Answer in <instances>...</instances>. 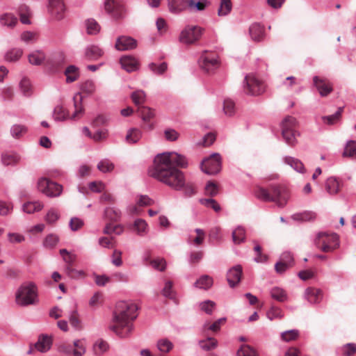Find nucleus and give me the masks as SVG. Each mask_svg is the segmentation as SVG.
<instances>
[{"instance_id":"nucleus-1","label":"nucleus","mask_w":356,"mask_h":356,"mask_svg":"<svg viewBox=\"0 0 356 356\" xmlns=\"http://www.w3.org/2000/svg\"><path fill=\"white\" fill-rule=\"evenodd\" d=\"M147 174L149 177L177 190L178 187V153L166 152L156 154L152 165L148 169Z\"/></svg>"},{"instance_id":"nucleus-2","label":"nucleus","mask_w":356,"mask_h":356,"mask_svg":"<svg viewBox=\"0 0 356 356\" xmlns=\"http://www.w3.org/2000/svg\"><path fill=\"white\" fill-rule=\"evenodd\" d=\"M137 305L131 302L120 301L113 313L108 328L121 338L128 337L134 330V321L137 318Z\"/></svg>"},{"instance_id":"nucleus-3","label":"nucleus","mask_w":356,"mask_h":356,"mask_svg":"<svg viewBox=\"0 0 356 356\" xmlns=\"http://www.w3.org/2000/svg\"><path fill=\"white\" fill-rule=\"evenodd\" d=\"M254 193L258 199L275 202L280 207L285 206L290 197L289 189L284 186H270L268 188L257 186Z\"/></svg>"},{"instance_id":"nucleus-4","label":"nucleus","mask_w":356,"mask_h":356,"mask_svg":"<svg viewBox=\"0 0 356 356\" xmlns=\"http://www.w3.org/2000/svg\"><path fill=\"white\" fill-rule=\"evenodd\" d=\"M16 302L21 306L36 304L38 300L35 284L29 282L22 285L16 293Z\"/></svg>"},{"instance_id":"nucleus-5","label":"nucleus","mask_w":356,"mask_h":356,"mask_svg":"<svg viewBox=\"0 0 356 356\" xmlns=\"http://www.w3.org/2000/svg\"><path fill=\"white\" fill-rule=\"evenodd\" d=\"M82 96L81 93H76L74 97V106L75 111L72 116H69V113L62 106H57L54 111V116L55 120L63 121L67 118L76 120L79 119L83 114L84 110L82 106Z\"/></svg>"},{"instance_id":"nucleus-6","label":"nucleus","mask_w":356,"mask_h":356,"mask_svg":"<svg viewBox=\"0 0 356 356\" xmlns=\"http://www.w3.org/2000/svg\"><path fill=\"white\" fill-rule=\"evenodd\" d=\"M198 63L200 68L207 73L214 72L220 65L218 54L209 51H202Z\"/></svg>"},{"instance_id":"nucleus-7","label":"nucleus","mask_w":356,"mask_h":356,"mask_svg":"<svg viewBox=\"0 0 356 356\" xmlns=\"http://www.w3.org/2000/svg\"><path fill=\"white\" fill-rule=\"evenodd\" d=\"M316 245L325 252L333 251L339 246V238L336 234L319 233L315 240Z\"/></svg>"},{"instance_id":"nucleus-8","label":"nucleus","mask_w":356,"mask_h":356,"mask_svg":"<svg viewBox=\"0 0 356 356\" xmlns=\"http://www.w3.org/2000/svg\"><path fill=\"white\" fill-rule=\"evenodd\" d=\"M37 186L41 193L50 197H58L63 191L60 184L45 177L39 179Z\"/></svg>"},{"instance_id":"nucleus-9","label":"nucleus","mask_w":356,"mask_h":356,"mask_svg":"<svg viewBox=\"0 0 356 356\" xmlns=\"http://www.w3.org/2000/svg\"><path fill=\"white\" fill-rule=\"evenodd\" d=\"M266 85L254 76L248 74L244 80V90L248 95H259L264 92Z\"/></svg>"},{"instance_id":"nucleus-10","label":"nucleus","mask_w":356,"mask_h":356,"mask_svg":"<svg viewBox=\"0 0 356 356\" xmlns=\"http://www.w3.org/2000/svg\"><path fill=\"white\" fill-rule=\"evenodd\" d=\"M201 170L208 175H216L221 169V158L219 154L214 153L204 159L200 165Z\"/></svg>"},{"instance_id":"nucleus-11","label":"nucleus","mask_w":356,"mask_h":356,"mask_svg":"<svg viewBox=\"0 0 356 356\" xmlns=\"http://www.w3.org/2000/svg\"><path fill=\"white\" fill-rule=\"evenodd\" d=\"M204 32V29L200 26H188L181 33L179 40L187 44H192L198 41Z\"/></svg>"},{"instance_id":"nucleus-12","label":"nucleus","mask_w":356,"mask_h":356,"mask_svg":"<svg viewBox=\"0 0 356 356\" xmlns=\"http://www.w3.org/2000/svg\"><path fill=\"white\" fill-rule=\"evenodd\" d=\"M65 5L63 0H49L48 11L55 20L64 18Z\"/></svg>"},{"instance_id":"nucleus-13","label":"nucleus","mask_w":356,"mask_h":356,"mask_svg":"<svg viewBox=\"0 0 356 356\" xmlns=\"http://www.w3.org/2000/svg\"><path fill=\"white\" fill-rule=\"evenodd\" d=\"M210 2L208 0H181L179 6H182L184 9H188L191 11H203L209 6Z\"/></svg>"},{"instance_id":"nucleus-14","label":"nucleus","mask_w":356,"mask_h":356,"mask_svg":"<svg viewBox=\"0 0 356 356\" xmlns=\"http://www.w3.org/2000/svg\"><path fill=\"white\" fill-rule=\"evenodd\" d=\"M314 84L322 97H326L333 90L332 83L325 78L314 76Z\"/></svg>"},{"instance_id":"nucleus-15","label":"nucleus","mask_w":356,"mask_h":356,"mask_svg":"<svg viewBox=\"0 0 356 356\" xmlns=\"http://www.w3.org/2000/svg\"><path fill=\"white\" fill-rule=\"evenodd\" d=\"M115 49L118 51L132 50L137 47V41L130 36L122 35L117 38Z\"/></svg>"},{"instance_id":"nucleus-16","label":"nucleus","mask_w":356,"mask_h":356,"mask_svg":"<svg viewBox=\"0 0 356 356\" xmlns=\"http://www.w3.org/2000/svg\"><path fill=\"white\" fill-rule=\"evenodd\" d=\"M242 274L243 270L241 265H236L229 269L227 274V280L231 287H234L239 283Z\"/></svg>"},{"instance_id":"nucleus-17","label":"nucleus","mask_w":356,"mask_h":356,"mask_svg":"<svg viewBox=\"0 0 356 356\" xmlns=\"http://www.w3.org/2000/svg\"><path fill=\"white\" fill-rule=\"evenodd\" d=\"M293 261L292 255L289 252H284L282 255L281 260L275 266L276 272L278 273H284L292 266Z\"/></svg>"},{"instance_id":"nucleus-18","label":"nucleus","mask_w":356,"mask_h":356,"mask_svg":"<svg viewBox=\"0 0 356 356\" xmlns=\"http://www.w3.org/2000/svg\"><path fill=\"white\" fill-rule=\"evenodd\" d=\"M122 67L128 72H134L138 70L139 63L138 60L131 56H124L120 58Z\"/></svg>"},{"instance_id":"nucleus-19","label":"nucleus","mask_w":356,"mask_h":356,"mask_svg":"<svg viewBox=\"0 0 356 356\" xmlns=\"http://www.w3.org/2000/svg\"><path fill=\"white\" fill-rule=\"evenodd\" d=\"M181 188L187 197H191L196 193L195 186L191 182H186L184 174L179 171V189Z\"/></svg>"},{"instance_id":"nucleus-20","label":"nucleus","mask_w":356,"mask_h":356,"mask_svg":"<svg viewBox=\"0 0 356 356\" xmlns=\"http://www.w3.org/2000/svg\"><path fill=\"white\" fill-rule=\"evenodd\" d=\"M51 343L52 340L50 337L48 335H42L35 344V347L38 351L43 353L50 349Z\"/></svg>"},{"instance_id":"nucleus-21","label":"nucleus","mask_w":356,"mask_h":356,"mask_svg":"<svg viewBox=\"0 0 356 356\" xmlns=\"http://www.w3.org/2000/svg\"><path fill=\"white\" fill-rule=\"evenodd\" d=\"M305 296L311 303L319 302L322 298L321 291L318 289L309 287L305 291Z\"/></svg>"},{"instance_id":"nucleus-22","label":"nucleus","mask_w":356,"mask_h":356,"mask_svg":"<svg viewBox=\"0 0 356 356\" xmlns=\"http://www.w3.org/2000/svg\"><path fill=\"white\" fill-rule=\"evenodd\" d=\"M104 52L97 46L92 45L86 48L85 56L88 60H95L102 56Z\"/></svg>"},{"instance_id":"nucleus-23","label":"nucleus","mask_w":356,"mask_h":356,"mask_svg":"<svg viewBox=\"0 0 356 356\" xmlns=\"http://www.w3.org/2000/svg\"><path fill=\"white\" fill-rule=\"evenodd\" d=\"M341 188L340 182L334 177H330L326 180L325 189L330 195L339 193Z\"/></svg>"},{"instance_id":"nucleus-24","label":"nucleus","mask_w":356,"mask_h":356,"mask_svg":"<svg viewBox=\"0 0 356 356\" xmlns=\"http://www.w3.org/2000/svg\"><path fill=\"white\" fill-rule=\"evenodd\" d=\"M45 54L40 50L34 51L28 56L29 62L34 65H41L45 60Z\"/></svg>"},{"instance_id":"nucleus-25","label":"nucleus","mask_w":356,"mask_h":356,"mask_svg":"<svg viewBox=\"0 0 356 356\" xmlns=\"http://www.w3.org/2000/svg\"><path fill=\"white\" fill-rule=\"evenodd\" d=\"M250 34L254 41H260L264 35V27L259 24H254L250 28Z\"/></svg>"},{"instance_id":"nucleus-26","label":"nucleus","mask_w":356,"mask_h":356,"mask_svg":"<svg viewBox=\"0 0 356 356\" xmlns=\"http://www.w3.org/2000/svg\"><path fill=\"white\" fill-rule=\"evenodd\" d=\"M22 55V49L13 48L6 53L4 59L8 62H17L20 59Z\"/></svg>"},{"instance_id":"nucleus-27","label":"nucleus","mask_w":356,"mask_h":356,"mask_svg":"<svg viewBox=\"0 0 356 356\" xmlns=\"http://www.w3.org/2000/svg\"><path fill=\"white\" fill-rule=\"evenodd\" d=\"M67 83H72L77 80L79 76L78 67L74 65L68 66L65 70Z\"/></svg>"},{"instance_id":"nucleus-28","label":"nucleus","mask_w":356,"mask_h":356,"mask_svg":"<svg viewBox=\"0 0 356 356\" xmlns=\"http://www.w3.org/2000/svg\"><path fill=\"white\" fill-rule=\"evenodd\" d=\"M343 156L356 159V141L350 140L347 143L343 152Z\"/></svg>"},{"instance_id":"nucleus-29","label":"nucleus","mask_w":356,"mask_h":356,"mask_svg":"<svg viewBox=\"0 0 356 356\" xmlns=\"http://www.w3.org/2000/svg\"><path fill=\"white\" fill-rule=\"evenodd\" d=\"M196 287L202 289H208L213 284V279L209 275L200 277L195 283Z\"/></svg>"},{"instance_id":"nucleus-30","label":"nucleus","mask_w":356,"mask_h":356,"mask_svg":"<svg viewBox=\"0 0 356 356\" xmlns=\"http://www.w3.org/2000/svg\"><path fill=\"white\" fill-rule=\"evenodd\" d=\"M0 22L3 26L13 27L17 22V19L10 13H5L1 15Z\"/></svg>"},{"instance_id":"nucleus-31","label":"nucleus","mask_w":356,"mask_h":356,"mask_svg":"<svg viewBox=\"0 0 356 356\" xmlns=\"http://www.w3.org/2000/svg\"><path fill=\"white\" fill-rule=\"evenodd\" d=\"M43 208V204L40 202H29L23 205V210L27 213H33L39 211Z\"/></svg>"},{"instance_id":"nucleus-32","label":"nucleus","mask_w":356,"mask_h":356,"mask_svg":"<svg viewBox=\"0 0 356 356\" xmlns=\"http://www.w3.org/2000/svg\"><path fill=\"white\" fill-rule=\"evenodd\" d=\"M284 161L286 164L291 166L297 172H303L305 170L304 165L300 160L297 159L291 156H286L284 159Z\"/></svg>"},{"instance_id":"nucleus-33","label":"nucleus","mask_w":356,"mask_h":356,"mask_svg":"<svg viewBox=\"0 0 356 356\" xmlns=\"http://www.w3.org/2000/svg\"><path fill=\"white\" fill-rule=\"evenodd\" d=\"M141 136V131L138 129L133 128L128 131L126 141L129 143H136L140 139Z\"/></svg>"},{"instance_id":"nucleus-34","label":"nucleus","mask_w":356,"mask_h":356,"mask_svg":"<svg viewBox=\"0 0 356 356\" xmlns=\"http://www.w3.org/2000/svg\"><path fill=\"white\" fill-rule=\"evenodd\" d=\"M300 332L298 330H291L281 334V339L285 342L294 341L298 339Z\"/></svg>"},{"instance_id":"nucleus-35","label":"nucleus","mask_w":356,"mask_h":356,"mask_svg":"<svg viewBox=\"0 0 356 356\" xmlns=\"http://www.w3.org/2000/svg\"><path fill=\"white\" fill-rule=\"evenodd\" d=\"M108 349V344L103 339H98L93 345V351L95 355H101Z\"/></svg>"},{"instance_id":"nucleus-36","label":"nucleus","mask_w":356,"mask_h":356,"mask_svg":"<svg viewBox=\"0 0 356 356\" xmlns=\"http://www.w3.org/2000/svg\"><path fill=\"white\" fill-rule=\"evenodd\" d=\"M270 296L279 302H284L287 299L285 291L279 287H274L271 289Z\"/></svg>"},{"instance_id":"nucleus-37","label":"nucleus","mask_w":356,"mask_h":356,"mask_svg":"<svg viewBox=\"0 0 356 356\" xmlns=\"http://www.w3.org/2000/svg\"><path fill=\"white\" fill-rule=\"evenodd\" d=\"M19 160V156L15 154L3 153L1 155V161L5 165H15Z\"/></svg>"},{"instance_id":"nucleus-38","label":"nucleus","mask_w":356,"mask_h":356,"mask_svg":"<svg viewBox=\"0 0 356 356\" xmlns=\"http://www.w3.org/2000/svg\"><path fill=\"white\" fill-rule=\"evenodd\" d=\"M295 133L296 130H288L286 128L282 131L284 139L286 143L291 146H293L296 143Z\"/></svg>"},{"instance_id":"nucleus-39","label":"nucleus","mask_w":356,"mask_h":356,"mask_svg":"<svg viewBox=\"0 0 356 356\" xmlns=\"http://www.w3.org/2000/svg\"><path fill=\"white\" fill-rule=\"evenodd\" d=\"M134 231L139 235H143L147 232V224L143 219H136L133 226Z\"/></svg>"},{"instance_id":"nucleus-40","label":"nucleus","mask_w":356,"mask_h":356,"mask_svg":"<svg viewBox=\"0 0 356 356\" xmlns=\"http://www.w3.org/2000/svg\"><path fill=\"white\" fill-rule=\"evenodd\" d=\"M226 322L225 318H221L218 320L213 322L212 324H210L209 323H206L204 325V330H211L213 332H217L220 330V327L223 325Z\"/></svg>"},{"instance_id":"nucleus-41","label":"nucleus","mask_w":356,"mask_h":356,"mask_svg":"<svg viewBox=\"0 0 356 356\" xmlns=\"http://www.w3.org/2000/svg\"><path fill=\"white\" fill-rule=\"evenodd\" d=\"M73 344V356H83L86 353V344L83 340H75Z\"/></svg>"},{"instance_id":"nucleus-42","label":"nucleus","mask_w":356,"mask_h":356,"mask_svg":"<svg viewBox=\"0 0 356 356\" xmlns=\"http://www.w3.org/2000/svg\"><path fill=\"white\" fill-rule=\"evenodd\" d=\"M59 238L57 235L50 234L43 241V245L48 249L54 248L58 243Z\"/></svg>"},{"instance_id":"nucleus-43","label":"nucleus","mask_w":356,"mask_h":356,"mask_svg":"<svg viewBox=\"0 0 356 356\" xmlns=\"http://www.w3.org/2000/svg\"><path fill=\"white\" fill-rule=\"evenodd\" d=\"M245 229L238 227L232 232V239L235 244H239L245 240Z\"/></svg>"},{"instance_id":"nucleus-44","label":"nucleus","mask_w":356,"mask_h":356,"mask_svg":"<svg viewBox=\"0 0 356 356\" xmlns=\"http://www.w3.org/2000/svg\"><path fill=\"white\" fill-rule=\"evenodd\" d=\"M143 121L148 122L154 117V111L147 106H141L138 109Z\"/></svg>"},{"instance_id":"nucleus-45","label":"nucleus","mask_w":356,"mask_h":356,"mask_svg":"<svg viewBox=\"0 0 356 356\" xmlns=\"http://www.w3.org/2000/svg\"><path fill=\"white\" fill-rule=\"evenodd\" d=\"M148 67L153 73L158 75H161L167 70L168 65L165 62L159 65L155 63H151L149 64Z\"/></svg>"},{"instance_id":"nucleus-46","label":"nucleus","mask_w":356,"mask_h":356,"mask_svg":"<svg viewBox=\"0 0 356 356\" xmlns=\"http://www.w3.org/2000/svg\"><path fill=\"white\" fill-rule=\"evenodd\" d=\"M232 4L231 0H220L218 15L225 16L232 10Z\"/></svg>"},{"instance_id":"nucleus-47","label":"nucleus","mask_w":356,"mask_h":356,"mask_svg":"<svg viewBox=\"0 0 356 356\" xmlns=\"http://www.w3.org/2000/svg\"><path fill=\"white\" fill-rule=\"evenodd\" d=\"M104 214L108 219L113 221H118L121 216L120 211L113 207L106 208L104 211Z\"/></svg>"},{"instance_id":"nucleus-48","label":"nucleus","mask_w":356,"mask_h":356,"mask_svg":"<svg viewBox=\"0 0 356 356\" xmlns=\"http://www.w3.org/2000/svg\"><path fill=\"white\" fill-rule=\"evenodd\" d=\"M31 15L29 8L26 6H22L19 8L20 21L22 24H29L31 23L29 17Z\"/></svg>"},{"instance_id":"nucleus-49","label":"nucleus","mask_w":356,"mask_h":356,"mask_svg":"<svg viewBox=\"0 0 356 356\" xmlns=\"http://www.w3.org/2000/svg\"><path fill=\"white\" fill-rule=\"evenodd\" d=\"M297 122L292 116L286 117L282 122V131L286 128L288 130H296Z\"/></svg>"},{"instance_id":"nucleus-50","label":"nucleus","mask_w":356,"mask_h":356,"mask_svg":"<svg viewBox=\"0 0 356 356\" xmlns=\"http://www.w3.org/2000/svg\"><path fill=\"white\" fill-rule=\"evenodd\" d=\"M87 33L90 35L97 34L100 30V26L93 19H88L86 22Z\"/></svg>"},{"instance_id":"nucleus-51","label":"nucleus","mask_w":356,"mask_h":356,"mask_svg":"<svg viewBox=\"0 0 356 356\" xmlns=\"http://www.w3.org/2000/svg\"><path fill=\"white\" fill-rule=\"evenodd\" d=\"M223 111L226 115H233L235 113V103L231 99H225L223 104Z\"/></svg>"},{"instance_id":"nucleus-52","label":"nucleus","mask_w":356,"mask_h":356,"mask_svg":"<svg viewBox=\"0 0 356 356\" xmlns=\"http://www.w3.org/2000/svg\"><path fill=\"white\" fill-rule=\"evenodd\" d=\"M200 346L204 350H210L216 347L217 341L214 338L209 337L207 339L200 341Z\"/></svg>"},{"instance_id":"nucleus-53","label":"nucleus","mask_w":356,"mask_h":356,"mask_svg":"<svg viewBox=\"0 0 356 356\" xmlns=\"http://www.w3.org/2000/svg\"><path fill=\"white\" fill-rule=\"evenodd\" d=\"M343 108L340 107L334 114L329 116L323 117V120L325 123H327V124H333L339 120V118L341 116Z\"/></svg>"},{"instance_id":"nucleus-54","label":"nucleus","mask_w":356,"mask_h":356,"mask_svg":"<svg viewBox=\"0 0 356 356\" xmlns=\"http://www.w3.org/2000/svg\"><path fill=\"white\" fill-rule=\"evenodd\" d=\"M125 9L120 3L117 2L110 15L115 19H121L124 17Z\"/></svg>"},{"instance_id":"nucleus-55","label":"nucleus","mask_w":356,"mask_h":356,"mask_svg":"<svg viewBox=\"0 0 356 356\" xmlns=\"http://www.w3.org/2000/svg\"><path fill=\"white\" fill-rule=\"evenodd\" d=\"M172 347V343L167 339H161L157 342V348L162 353L169 352Z\"/></svg>"},{"instance_id":"nucleus-56","label":"nucleus","mask_w":356,"mask_h":356,"mask_svg":"<svg viewBox=\"0 0 356 356\" xmlns=\"http://www.w3.org/2000/svg\"><path fill=\"white\" fill-rule=\"evenodd\" d=\"M238 356H257V353L251 346L243 345L237 352Z\"/></svg>"},{"instance_id":"nucleus-57","label":"nucleus","mask_w":356,"mask_h":356,"mask_svg":"<svg viewBox=\"0 0 356 356\" xmlns=\"http://www.w3.org/2000/svg\"><path fill=\"white\" fill-rule=\"evenodd\" d=\"M296 220L309 221L316 218V214L312 212H304L302 213H296L292 216Z\"/></svg>"},{"instance_id":"nucleus-58","label":"nucleus","mask_w":356,"mask_h":356,"mask_svg":"<svg viewBox=\"0 0 356 356\" xmlns=\"http://www.w3.org/2000/svg\"><path fill=\"white\" fill-rule=\"evenodd\" d=\"M97 168L99 171L105 173L111 172L114 168V165L108 160L105 159L101 161L97 164Z\"/></svg>"},{"instance_id":"nucleus-59","label":"nucleus","mask_w":356,"mask_h":356,"mask_svg":"<svg viewBox=\"0 0 356 356\" xmlns=\"http://www.w3.org/2000/svg\"><path fill=\"white\" fill-rule=\"evenodd\" d=\"M145 94L143 90H137L132 93L131 99L136 105H140L145 102Z\"/></svg>"},{"instance_id":"nucleus-60","label":"nucleus","mask_w":356,"mask_h":356,"mask_svg":"<svg viewBox=\"0 0 356 356\" xmlns=\"http://www.w3.org/2000/svg\"><path fill=\"white\" fill-rule=\"evenodd\" d=\"M27 131L25 126L21 124H15L11 127V134L15 138H19Z\"/></svg>"},{"instance_id":"nucleus-61","label":"nucleus","mask_w":356,"mask_h":356,"mask_svg":"<svg viewBox=\"0 0 356 356\" xmlns=\"http://www.w3.org/2000/svg\"><path fill=\"white\" fill-rule=\"evenodd\" d=\"M216 307V303L211 300L203 301L200 304V308L207 314H211Z\"/></svg>"},{"instance_id":"nucleus-62","label":"nucleus","mask_w":356,"mask_h":356,"mask_svg":"<svg viewBox=\"0 0 356 356\" xmlns=\"http://www.w3.org/2000/svg\"><path fill=\"white\" fill-rule=\"evenodd\" d=\"M151 266L157 270L163 271L165 269L166 262L163 258H157L150 261Z\"/></svg>"},{"instance_id":"nucleus-63","label":"nucleus","mask_w":356,"mask_h":356,"mask_svg":"<svg viewBox=\"0 0 356 356\" xmlns=\"http://www.w3.org/2000/svg\"><path fill=\"white\" fill-rule=\"evenodd\" d=\"M200 202L207 207L212 208L216 212L220 210V205L213 199H202L200 200Z\"/></svg>"},{"instance_id":"nucleus-64","label":"nucleus","mask_w":356,"mask_h":356,"mask_svg":"<svg viewBox=\"0 0 356 356\" xmlns=\"http://www.w3.org/2000/svg\"><path fill=\"white\" fill-rule=\"evenodd\" d=\"M205 193L207 195L215 196L218 193V186L213 181H209L205 186Z\"/></svg>"}]
</instances>
